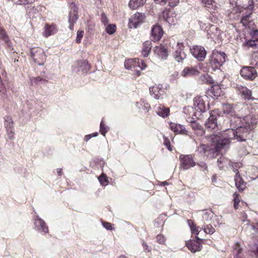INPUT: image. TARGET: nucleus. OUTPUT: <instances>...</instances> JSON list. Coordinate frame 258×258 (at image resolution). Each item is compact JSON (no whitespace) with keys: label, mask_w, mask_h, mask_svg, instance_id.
Returning a JSON list of instances; mask_svg holds the SVG:
<instances>
[{"label":"nucleus","mask_w":258,"mask_h":258,"mask_svg":"<svg viewBox=\"0 0 258 258\" xmlns=\"http://www.w3.org/2000/svg\"><path fill=\"white\" fill-rule=\"evenodd\" d=\"M30 83L32 85H36L38 82H42L44 83H47L48 81L45 79H43L40 77H37L36 78H30Z\"/></svg>","instance_id":"37"},{"label":"nucleus","mask_w":258,"mask_h":258,"mask_svg":"<svg viewBox=\"0 0 258 258\" xmlns=\"http://www.w3.org/2000/svg\"><path fill=\"white\" fill-rule=\"evenodd\" d=\"M138 67L140 68L141 70H144L147 68V65L143 61H140V67Z\"/></svg>","instance_id":"59"},{"label":"nucleus","mask_w":258,"mask_h":258,"mask_svg":"<svg viewBox=\"0 0 258 258\" xmlns=\"http://www.w3.org/2000/svg\"><path fill=\"white\" fill-rule=\"evenodd\" d=\"M101 21L104 25H106L108 23V20L106 15L104 13H102L101 15Z\"/></svg>","instance_id":"53"},{"label":"nucleus","mask_w":258,"mask_h":258,"mask_svg":"<svg viewBox=\"0 0 258 258\" xmlns=\"http://www.w3.org/2000/svg\"><path fill=\"white\" fill-rule=\"evenodd\" d=\"M238 90L245 99L249 100L251 98V91L246 87L241 86L238 88Z\"/></svg>","instance_id":"26"},{"label":"nucleus","mask_w":258,"mask_h":258,"mask_svg":"<svg viewBox=\"0 0 258 258\" xmlns=\"http://www.w3.org/2000/svg\"><path fill=\"white\" fill-rule=\"evenodd\" d=\"M241 166V163H231L230 164V167L231 169L233 170L234 172H236L238 170V168H239Z\"/></svg>","instance_id":"48"},{"label":"nucleus","mask_w":258,"mask_h":258,"mask_svg":"<svg viewBox=\"0 0 258 258\" xmlns=\"http://www.w3.org/2000/svg\"><path fill=\"white\" fill-rule=\"evenodd\" d=\"M216 114L217 113L215 111H212L210 116L205 123L206 126L210 131L212 130H216L218 127Z\"/></svg>","instance_id":"12"},{"label":"nucleus","mask_w":258,"mask_h":258,"mask_svg":"<svg viewBox=\"0 0 258 258\" xmlns=\"http://www.w3.org/2000/svg\"><path fill=\"white\" fill-rule=\"evenodd\" d=\"M226 55L225 52L214 50L209 59V66L213 70L219 69L225 62Z\"/></svg>","instance_id":"2"},{"label":"nucleus","mask_w":258,"mask_h":258,"mask_svg":"<svg viewBox=\"0 0 258 258\" xmlns=\"http://www.w3.org/2000/svg\"><path fill=\"white\" fill-rule=\"evenodd\" d=\"M145 18L146 16L144 14L136 13L130 19V27L137 28L145 22Z\"/></svg>","instance_id":"6"},{"label":"nucleus","mask_w":258,"mask_h":258,"mask_svg":"<svg viewBox=\"0 0 258 258\" xmlns=\"http://www.w3.org/2000/svg\"><path fill=\"white\" fill-rule=\"evenodd\" d=\"M78 19L77 8L74 3L71 4V10L69 15V28L70 30H73L74 24Z\"/></svg>","instance_id":"9"},{"label":"nucleus","mask_w":258,"mask_h":258,"mask_svg":"<svg viewBox=\"0 0 258 258\" xmlns=\"http://www.w3.org/2000/svg\"><path fill=\"white\" fill-rule=\"evenodd\" d=\"M244 45L247 47L255 48L258 46V41L255 39L249 40L245 42Z\"/></svg>","instance_id":"33"},{"label":"nucleus","mask_w":258,"mask_h":258,"mask_svg":"<svg viewBox=\"0 0 258 258\" xmlns=\"http://www.w3.org/2000/svg\"><path fill=\"white\" fill-rule=\"evenodd\" d=\"M170 127L175 133L182 135H187L188 134V132L186 130L185 127L180 124L172 122L170 124Z\"/></svg>","instance_id":"22"},{"label":"nucleus","mask_w":258,"mask_h":258,"mask_svg":"<svg viewBox=\"0 0 258 258\" xmlns=\"http://www.w3.org/2000/svg\"><path fill=\"white\" fill-rule=\"evenodd\" d=\"M134 73L133 74V75L135 77H139L141 75V72L140 71L138 70L137 69V68H136L134 70Z\"/></svg>","instance_id":"60"},{"label":"nucleus","mask_w":258,"mask_h":258,"mask_svg":"<svg viewBox=\"0 0 258 258\" xmlns=\"http://www.w3.org/2000/svg\"><path fill=\"white\" fill-rule=\"evenodd\" d=\"M202 228L207 234H212L215 232L214 228L210 224L204 225Z\"/></svg>","instance_id":"34"},{"label":"nucleus","mask_w":258,"mask_h":258,"mask_svg":"<svg viewBox=\"0 0 258 258\" xmlns=\"http://www.w3.org/2000/svg\"><path fill=\"white\" fill-rule=\"evenodd\" d=\"M163 139H164V141H163L164 145L167 147V148L169 151H171L172 148L170 146V142L169 140L167 137H163Z\"/></svg>","instance_id":"46"},{"label":"nucleus","mask_w":258,"mask_h":258,"mask_svg":"<svg viewBox=\"0 0 258 258\" xmlns=\"http://www.w3.org/2000/svg\"><path fill=\"white\" fill-rule=\"evenodd\" d=\"M152 48V43L150 41H146L143 43V48L142 51V54L146 57L149 54Z\"/></svg>","instance_id":"28"},{"label":"nucleus","mask_w":258,"mask_h":258,"mask_svg":"<svg viewBox=\"0 0 258 258\" xmlns=\"http://www.w3.org/2000/svg\"><path fill=\"white\" fill-rule=\"evenodd\" d=\"M192 55L200 61L203 60L206 55V51L204 47L199 45L194 46L190 49Z\"/></svg>","instance_id":"8"},{"label":"nucleus","mask_w":258,"mask_h":258,"mask_svg":"<svg viewBox=\"0 0 258 258\" xmlns=\"http://www.w3.org/2000/svg\"><path fill=\"white\" fill-rule=\"evenodd\" d=\"M211 92L215 97H218L223 95V92L219 86H214L212 87Z\"/></svg>","instance_id":"31"},{"label":"nucleus","mask_w":258,"mask_h":258,"mask_svg":"<svg viewBox=\"0 0 258 258\" xmlns=\"http://www.w3.org/2000/svg\"><path fill=\"white\" fill-rule=\"evenodd\" d=\"M84 34V31H78L77 34V38H76V42L79 43L81 42V39L83 36Z\"/></svg>","instance_id":"51"},{"label":"nucleus","mask_w":258,"mask_h":258,"mask_svg":"<svg viewBox=\"0 0 258 258\" xmlns=\"http://www.w3.org/2000/svg\"><path fill=\"white\" fill-rule=\"evenodd\" d=\"M143 246L144 249L145 251H147V252L150 251V249H148V246L145 242H143Z\"/></svg>","instance_id":"62"},{"label":"nucleus","mask_w":258,"mask_h":258,"mask_svg":"<svg viewBox=\"0 0 258 258\" xmlns=\"http://www.w3.org/2000/svg\"><path fill=\"white\" fill-rule=\"evenodd\" d=\"M202 220L205 223L210 221L214 216V213L210 210H206L203 212Z\"/></svg>","instance_id":"30"},{"label":"nucleus","mask_w":258,"mask_h":258,"mask_svg":"<svg viewBox=\"0 0 258 258\" xmlns=\"http://www.w3.org/2000/svg\"><path fill=\"white\" fill-rule=\"evenodd\" d=\"M156 239L157 242L160 244H164L165 241L164 236L162 234L158 235L157 236Z\"/></svg>","instance_id":"50"},{"label":"nucleus","mask_w":258,"mask_h":258,"mask_svg":"<svg viewBox=\"0 0 258 258\" xmlns=\"http://www.w3.org/2000/svg\"><path fill=\"white\" fill-rule=\"evenodd\" d=\"M222 109L223 113L226 115L229 114L231 116H233L234 115L233 108L230 104H223Z\"/></svg>","instance_id":"29"},{"label":"nucleus","mask_w":258,"mask_h":258,"mask_svg":"<svg viewBox=\"0 0 258 258\" xmlns=\"http://www.w3.org/2000/svg\"><path fill=\"white\" fill-rule=\"evenodd\" d=\"M184 46L181 43H178L173 56L176 61L182 62L186 58V54L183 50Z\"/></svg>","instance_id":"11"},{"label":"nucleus","mask_w":258,"mask_h":258,"mask_svg":"<svg viewBox=\"0 0 258 258\" xmlns=\"http://www.w3.org/2000/svg\"><path fill=\"white\" fill-rule=\"evenodd\" d=\"M224 159L221 157L217 160V164L220 169H223V166L222 165L224 162Z\"/></svg>","instance_id":"54"},{"label":"nucleus","mask_w":258,"mask_h":258,"mask_svg":"<svg viewBox=\"0 0 258 258\" xmlns=\"http://www.w3.org/2000/svg\"><path fill=\"white\" fill-rule=\"evenodd\" d=\"M198 165L202 168H203L204 170H207V167L205 163L201 162V163H198Z\"/></svg>","instance_id":"61"},{"label":"nucleus","mask_w":258,"mask_h":258,"mask_svg":"<svg viewBox=\"0 0 258 258\" xmlns=\"http://www.w3.org/2000/svg\"><path fill=\"white\" fill-rule=\"evenodd\" d=\"M187 121L191 123V127L195 131L201 130L202 129L201 125L198 122L190 119H188Z\"/></svg>","instance_id":"38"},{"label":"nucleus","mask_w":258,"mask_h":258,"mask_svg":"<svg viewBox=\"0 0 258 258\" xmlns=\"http://www.w3.org/2000/svg\"><path fill=\"white\" fill-rule=\"evenodd\" d=\"M34 225L35 228L39 231L47 233L48 232V228L46 226L45 222L41 219L36 216L34 219Z\"/></svg>","instance_id":"19"},{"label":"nucleus","mask_w":258,"mask_h":258,"mask_svg":"<svg viewBox=\"0 0 258 258\" xmlns=\"http://www.w3.org/2000/svg\"><path fill=\"white\" fill-rule=\"evenodd\" d=\"M108 131V128L106 126H105L104 124L103 123V121H102L100 123V131L102 135H103L104 136L105 135L106 133Z\"/></svg>","instance_id":"45"},{"label":"nucleus","mask_w":258,"mask_h":258,"mask_svg":"<svg viewBox=\"0 0 258 258\" xmlns=\"http://www.w3.org/2000/svg\"><path fill=\"white\" fill-rule=\"evenodd\" d=\"M57 32V28L55 25H49L48 24H46L43 32V35L45 37H48L50 35L55 34Z\"/></svg>","instance_id":"20"},{"label":"nucleus","mask_w":258,"mask_h":258,"mask_svg":"<svg viewBox=\"0 0 258 258\" xmlns=\"http://www.w3.org/2000/svg\"><path fill=\"white\" fill-rule=\"evenodd\" d=\"M200 79L204 83L211 84L213 83L212 79L208 74H203L201 75Z\"/></svg>","instance_id":"36"},{"label":"nucleus","mask_w":258,"mask_h":258,"mask_svg":"<svg viewBox=\"0 0 258 258\" xmlns=\"http://www.w3.org/2000/svg\"><path fill=\"white\" fill-rule=\"evenodd\" d=\"M179 160L180 166L183 170H188L196 165L191 155H181L179 156Z\"/></svg>","instance_id":"5"},{"label":"nucleus","mask_w":258,"mask_h":258,"mask_svg":"<svg viewBox=\"0 0 258 258\" xmlns=\"http://www.w3.org/2000/svg\"><path fill=\"white\" fill-rule=\"evenodd\" d=\"M187 222L190 228H191V227H192V226H194L195 225L194 222L191 220H188L187 221Z\"/></svg>","instance_id":"64"},{"label":"nucleus","mask_w":258,"mask_h":258,"mask_svg":"<svg viewBox=\"0 0 258 258\" xmlns=\"http://www.w3.org/2000/svg\"><path fill=\"white\" fill-rule=\"evenodd\" d=\"M0 41L3 42L4 44L10 49H12V42L4 28L0 27Z\"/></svg>","instance_id":"17"},{"label":"nucleus","mask_w":258,"mask_h":258,"mask_svg":"<svg viewBox=\"0 0 258 258\" xmlns=\"http://www.w3.org/2000/svg\"><path fill=\"white\" fill-rule=\"evenodd\" d=\"M207 101V96H197L194 99V106L197 110L204 112L209 109V105L206 103Z\"/></svg>","instance_id":"4"},{"label":"nucleus","mask_w":258,"mask_h":258,"mask_svg":"<svg viewBox=\"0 0 258 258\" xmlns=\"http://www.w3.org/2000/svg\"><path fill=\"white\" fill-rule=\"evenodd\" d=\"M240 75L245 79L253 80L256 78L257 73L253 67H245L241 70Z\"/></svg>","instance_id":"7"},{"label":"nucleus","mask_w":258,"mask_h":258,"mask_svg":"<svg viewBox=\"0 0 258 258\" xmlns=\"http://www.w3.org/2000/svg\"><path fill=\"white\" fill-rule=\"evenodd\" d=\"M124 67L128 70H134L137 67H140V60L137 59H127L124 62Z\"/></svg>","instance_id":"23"},{"label":"nucleus","mask_w":258,"mask_h":258,"mask_svg":"<svg viewBox=\"0 0 258 258\" xmlns=\"http://www.w3.org/2000/svg\"><path fill=\"white\" fill-rule=\"evenodd\" d=\"M163 31L161 27L159 25L153 26L151 29V40L155 42L158 41L162 38Z\"/></svg>","instance_id":"10"},{"label":"nucleus","mask_w":258,"mask_h":258,"mask_svg":"<svg viewBox=\"0 0 258 258\" xmlns=\"http://www.w3.org/2000/svg\"><path fill=\"white\" fill-rule=\"evenodd\" d=\"M162 16L169 25H174L177 21L176 15L174 12L165 10L162 12Z\"/></svg>","instance_id":"15"},{"label":"nucleus","mask_w":258,"mask_h":258,"mask_svg":"<svg viewBox=\"0 0 258 258\" xmlns=\"http://www.w3.org/2000/svg\"><path fill=\"white\" fill-rule=\"evenodd\" d=\"M210 31L213 34L214 37H211L212 38L214 39L216 37H218L220 34V30L215 26H211L210 28Z\"/></svg>","instance_id":"35"},{"label":"nucleus","mask_w":258,"mask_h":258,"mask_svg":"<svg viewBox=\"0 0 258 258\" xmlns=\"http://www.w3.org/2000/svg\"><path fill=\"white\" fill-rule=\"evenodd\" d=\"M257 117L258 114L256 112L251 111L250 114L242 119V125L235 131L229 128L224 131L220 136L213 135L211 137L213 145L211 147L204 144L201 145L198 147V151L209 157L210 154L227 148L232 140H236L237 142L245 141L249 138L250 132L256 124Z\"/></svg>","instance_id":"1"},{"label":"nucleus","mask_w":258,"mask_h":258,"mask_svg":"<svg viewBox=\"0 0 258 258\" xmlns=\"http://www.w3.org/2000/svg\"><path fill=\"white\" fill-rule=\"evenodd\" d=\"M17 3L19 5H26L30 3L29 0H18ZM31 3V2H30Z\"/></svg>","instance_id":"57"},{"label":"nucleus","mask_w":258,"mask_h":258,"mask_svg":"<svg viewBox=\"0 0 258 258\" xmlns=\"http://www.w3.org/2000/svg\"><path fill=\"white\" fill-rule=\"evenodd\" d=\"M235 183L236 187L239 191L243 190L246 187L245 183L240 176L239 172H237L236 173L235 176Z\"/></svg>","instance_id":"24"},{"label":"nucleus","mask_w":258,"mask_h":258,"mask_svg":"<svg viewBox=\"0 0 258 258\" xmlns=\"http://www.w3.org/2000/svg\"><path fill=\"white\" fill-rule=\"evenodd\" d=\"M234 207L237 209L238 208V204L240 202L239 194L235 192L233 194Z\"/></svg>","instance_id":"42"},{"label":"nucleus","mask_w":258,"mask_h":258,"mask_svg":"<svg viewBox=\"0 0 258 258\" xmlns=\"http://www.w3.org/2000/svg\"><path fill=\"white\" fill-rule=\"evenodd\" d=\"M234 250H233V254H234V258L237 256H241V248L240 246V244L238 243H236L234 244Z\"/></svg>","instance_id":"32"},{"label":"nucleus","mask_w":258,"mask_h":258,"mask_svg":"<svg viewBox=\"0 0 258 258\" xmlns=\"http://www.w3.org/2000/svg\"><path fill=\"white\" fill-rule=\"evenodd\" d=\"M250 14L251 13L249 12L248 14L242 17L241 20V23L243 26H246L248 25L249 22V18Z\"/></svg>","instance_id":"41"},{"label":"nucleus","mask_w":258,"mask_h":258,"mask_svg":"<svg viewBox=\"0 0 258 258\" xmlns=\"http://www.w3.org/2000/svg\"><path fill=\"white\" fill-rule=\"evenodd\" d=\"M149 91L150 95L156 99H159L164 93L163 90L156 85L151 87Z\"/></svg>","instance_id":"21"},{"label":"nucleus","mask_w":258,"mask_h":258,"mask_svg":"<svg viewBox=\"0 0 258 258\" xmlns=\"http://www.w3.org/2000/svg\"><path fill=\"white\" fill-rule=\"evenodd\" d=\"M200 74L198 68L197 67H185L181 73V75L183 77H191L198 76Z\"/></svg>","instance_id":"14"},{"label":"nucleus","mask_w":258,"mask_h":258,"mask_svg":"<svg viewBox=\"0 0 258 258\" xmlns=\"http://www.w3.org/2000/svg\"><path fill=\"white\" fill-rule=\"evenodd\" d=\"M222 223V217L221 216L215 215L213 219V224L215 227L220 226Z\"/></svg>","instance_id":"39"},{"label":"nucleus","mask_w":258,"mask_h":258,"mask_svg":"<svg viewBox=\"0 0 258 258\" xmlns=\"http://www.w3.org/2000/svg\"><path fill=\"white\" fill-rule=\"evenodd\" d=\"M31 55L34 61L39 66L44 64L46 56L44 50L40 47H34L31 49Z\"/></svg>","instance_id":"3"},{"label":"nucleus","mask_w":258,"mask_h":258,"mask_svg":"<svg viewBox=\"0 0 258 258\" xmlns=\"http://www.w3.org/2000/svg\"><path fill=\"white\" fill-rule=\"evenodd\" d=\"M196 240L191 239L186 243L188 249L194 253L200 251L202 249L201 244L198 240L202 241L203 239L198 237H196Z\"/></svg>","instance_id":"13"},{"label":"nucleus","mask_w":258,"mask_h":258,"mask_svg":"<svg viewBox=\"0 0 258 258\" xmlns=\"http://www.w3.org/2000/svg\"><path fill=\"white\" fill-rule=\"evenodd\" d=\"M5 119V125L7 130L8 137L10 139H13L14 138V133L13 131V123L12 118L9 116H6Z\"/></svg>","instance_id":"18"},{"label":"nucleus","mask_w":258,"mask_h":258,"mask_svg":"<svg viewBox=\"0 0 258 258\" xmlns=\"http://www.w3.org/2000/svg\"><path fill=\"white\" fill-rule=\"evenodd\" d=\"M157 4H164L166 3L167 0H154Z\"/></svg>","instance_id":"63"},{"label":"nucleus","mask_w":258,"mask_h":258,"mask_svg":"<svg viewBox=\"0 0 258 258\" xmlns=\"http://www.w3.org/2000/svg\"><path fill=\"white\" fill-rule=\"evenodd\" d=\"M190 229L192 233L196 235H198L199 232L201 231V227L197 226L196 225L192 226Z\"/></svg>","instance_id":"49"},{"label":"nucleus","mask_w":258,"mask_h":258,"mask_svg":"<svg viewBox=\"0 0 258 258\" xmlns=\"http://www.w3.org/2000/svg\"><path fill=\"white\" fill-rule=\"evenodd\" d=\"M100 183L103 185H106L108 184V179L104 174H102L98 177Z\"/></svg>","instance_id":"43"},{"label":"nucleus","mask_w":258,"mask_h":258,"mask_svg":"<svg viewBox=\"0 0 258 258\" xmlns=\"http://www.w3.org/2000/svg\"><path fill=\"white\" fill-rule=\"evenodd\" d=\"M253 0H249L248 2V6L246 8L248 9V11L249 13H251L253 11Z\"/></svg>","instance_id":"52"},{"label":"nucleus","mask_w":258,"mask_h":258,"mask_svg":"<svg viewBox=\"0 0 258 258\" xmlns=\"http://www.w3.org/2000/svg\"><path fill=\"white\" fill-rule=\"evenodd\" d=\"M202 2L208 8H212L215 3L214 0H202Z\"/></svg>","instance_id":"44"},{"label":"nucleus","mask_w":258,"mask_h":258,"mask_svg":"<svg viewBox=\"0 0 258 258\" xmlns=\"http://www.w3.org/2000/svg\"><path fill=\"white\" fill-rule=\"evenodd\" d=\"M155 111L159 116L163 117L167 116L169 113V109L161 105L155 106Z\"/></svg>","instance_id":"25"},{"label":"nucleus","mask_w":258,"mask_h":258,"mask_svg":"<svg viewBox=\"0 0 258 258\" xmlns=\"http://www.w3.org/2000/svg\"><path fill=\"white\" fill-rule=\"evenodd\" d=\"M154 52L157 56L163 59H166L168 55L167 48L163 45L155 47Z\"/></svg>","instance_id":"16"},{"label":"nucleus","mask_w":258,"mask_h":258,"mask_svg":"<svg viewBox=\"0 0 258 258\" xmlns=\"http://www.w3.org/2000/svg\"><path fill=\"white\" fill-rule=\"evenodd\" d=\"M252 35L253 39L258 41V30L253 31Z\"/></svg>","instance_id":"58"},{"label":"nucleus","mask_w":258,"mask_h":258,"mask_svg":"<svg viewBox=\"0 0 258 258\" xmlns=\"http://www.w3.org/2000/svg\"><path fill=\"white\" fill-rule=\"evenodd\" d=\"M147 0H131L128 6L132 9L135 10L139 7L143 6Z\"/></svg>","instance_id":"27"},{"label":"nucleus","mask_w":258,"mask_h":258,"mask_svg":"<svg viewBox=\"0 0 258 258\" xmlns=\"http://www.w3.org/2000/svg\"><path fill=\"white\" fill-rule=\"evenodd\" d=\"M252 63L255 67H258V51L253 54Z\"/></svg>","instance_id":"47"},{"label":"nucleus","mask_w":258,"mask_h":258,"mask_svg":"<svg viewBox=\"0 0 258 258\" xmlns=\"http://www.w3.org/2000/svg\"><path fill=\"white\" fill-rule=\"evenodd\" d=\"M116 31V26L114 24H110L106 28V32L110 35L113 34Z\"/></svg>","instance_id":"40"},{"label":"nucleus","mask_w":258,"mask_h":258,"mask_svg":"<svg viewBox=\"0 0 258 258\" xmlns=\"http://www.w3.org/2000/svg\"><path fill=\"white\" fill-rule=\"evenodd\" d=\"M169 5L171 7L176 6L179 3V0H168Z\"/></svg>","instance_id":"55"},{"label":"nucleus","mask_w":258,"mask_h":258,"mask_svg":"<svg viewBox=\"0 0 258 258\" xmlns=\"http://www.w3.org/2000/svg\"><path fill=\"white\" fill-rule=\"evenodd\" d=\"M103 226L108 230H112V225L111 223L108 222H104L103 223Z\"/></svg>","instance_id":"56"}]
</instances>
